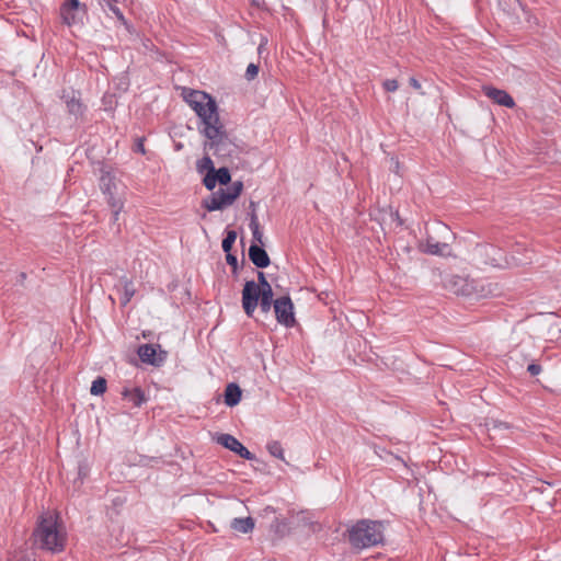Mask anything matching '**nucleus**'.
<instances>
[{
    "label": "nucleus",
    "mask_w": 561,
    "mask_h": 561,
    "mask_svg": "<svg viewBox=\"0 0 561 561\" xmlns=\"http://www.w3.org/2000/svg\"><path fill=\"white\" fill-rule=\"evenodd\" d=\"M32 538L35 547L51 553L64 551L67 541L66 533L59 528L58 515L53 514L38 516Z\"/></svg>",
    "instance_id": "1"
},
{
    "label": "nucleus",
    "mask_w": 561,
    "mask_h": 561,
    "mask_svg": "<svg viewBox=\"0 0 561 561\" xmlns=\"http://www.w3.org/2000/svg\"><path fill=\"white\" fill-rule=\"evenodd\" d=\"M347 538L354 549H366L383 542V524L379 520L360 519L347 529Z\"/></svg>",
    "instance_id": "2"
},
{
    "label": "nucleus",
    "mask_w": 561,
    "mask_h": 561,
    "mask_svg": "<svg viewBox=\"0 0 561 561\" xmlns=\"http://www.w3.org/2000/svg\"><path fill=\"white\" fill-rule=\"evenodd\" d=\"M183 96L185 102L192 107L201 119L199 128H209L215 124H219L220 116L216 100L208 93L198 90H184Z\"/></svg>",
    "instance_id": "3"
},
{
    "label": "nucleus",
    "mask_w": 561,
    "mask_h": 561,
    "mask_svg": "<svg viewBox=\"0 0 561 561\" xmlns=\"http://www.w3.org/2000/svg\"><path fill=\"white\" fill-rule=\"evenodd\" d=\"M443 286L449 293L470 299L485 298L492 294L491 285L482 279L468 276L447 274L443 278Z\"/></svg>",
    "instance_id": "4"
},
{
    "label": "nucleus",
    "mask_w": 561,
    "mask_h": 561,
    "mask_svg": "<svg viewBox=\"0 0 561 561\" xmlns=\"http://www.w3.org/2000/svg\"><path fill=\"white\" fill-rule=\"evenodd\" d=\"M199 133L206 137L204 150L211 151L219 158L231 157L236 151L234 142L229 138L224 123L209 126V128H199Z\"/></svg>",
    "instance_id": "5"
},
{
    "label": "nucleus",
    "mask_w": 561,
    "mask_h": 561,
    "mask_svg": "<svg viewBox=\"0 0 561 561\" xmlns=\"http://www.w3.org/2000/svg\"><path fill=\"white\" fill-rule=\"evenodd\" d=\"M271 287L261 288L254 280H247L242 289V308L248 317H252L259 306V299L274 300Z\"/></svg>",
    "instance_id": "6"
},
{
    "label": "nucleus",
    "mask_w": 561,
    "mask_h": 561,
    "mask_svg": "<svg viewBox=\"0 0 561 561\" xmlns=\"http://www.w3.org/2000/svg\"><path fill=\"white\" fill-rule=\"evenodd\" d=\"M274 312L278 323L286 328L295 325L294 304L289 296H282L275 299Z\"/></svg>",
    "instance_id": "7"
},
{
    "label": "nucleus",
    "mask_w": 561,
    "mask_h": 561,
    "mask_svg": "<svg viewBox=\"0 0 561 561\" xmlns=\"http://www.w3.org/2000/svg\"><path fill=\"white\" fill-rule=\"evenodd\" d=\"M157 347H160V345H153V344H142L138 347L137 354L142 363L149 364L152 366H160L164 363L167 359L168 353L165 351L160 350L159 353L157 352Z\"/></svg>",
    "instance_id": "8"
},
{
    "label": "nucleus",
    "mask_w": 561,
    "mask_h": 561,
    "mask_svg": "<svg viewBox=\"0 0 561 561\" xmlns=\"http://www.w3.org/2000/svg\"><path fill=\"white\" fill-rule=\"evenodd\" d=\"M217 442L225 448L236 453L241 458L247 460L255 459V455L252 454L247 447H244L234 436L230 434H220Z\"/></svg>",
    "instance_id": "9"
},
{
    "label": "nucleus",
    "mask_w": 561,
    "mask_h": 561,
    "mask_svg": "<svg viewBox=\"0 0 561 561\" xmlns=\"http://www.w3.org/2000/svg\"><path fill=\"white\" fill-rule=\"evenodd\" d=\"M482 92L486 98H489L500 106L513 108L516 105L512 95L507 93L505 90L497 89L493 85H483Z\"/></svg>",
    "instance_id": "10"
},
{
    "label": "nucleus",
    "mask_w": 561,
    "mask_h": 561,
    "mask_svg": "<svg viewBox=\"0 0 561 561\" xmlns=\"http://www.w3.org/2000/svg\"><path fill=\"white\" fill-rule=\"evenodd\" d=\"M233 202L234 201L226 190L219 188L216 193H213L208 198L204 199L202 205L208 211H215L231 205Z\"/></svg>",
    "instance_id": "11"
},
{
    "label": "nucleus",
    "mask_w": 561,
    "mask_h": 561,
    "mask_svg": "<svg viewBox=\"0 0 561 561\" xmlns=\"http://www.w3.org/2000/svg\"><path fill=\"white\" fill-rule=\"evenodd\" d=\"M81 4L79 0H66L60 7V16L62 22L68 25H75L79 22L77 19V13Z\"/></svg>",
    "instance_id": "12"
},
{
    "label": "nucleus",
    "mask_w": 561,
    "mask_h": 561,
    "mask_svg": "<svg viewBox=\"0 0 561 561\" xmlns=\"http://www.w3.org/2000/svg\"><path fill=\"white\" fill-rule=\"evenodd\" d=\"M249 259L257 268H265L271 264L270 256L264 248L257 243H252L249 248Z\"/></svg>",
    "instance_id": "13"
},
{
    "label": "nucleus",
    "mask_w": 561,
    "mask_h": 561,
    "mask_svg": "<svg viewBox=\"0 0 561 561\" xmlns=\"http://www.w3.org/2000/svg\"><path fill=\"white\" fill-rule=\"evenodd\" d=\"M121 394H122L123 399L131 402L134 408H139V407H141L142 403H145L147 401V397H146L144 390L139 387H134V388L124 387Z\"/></svg>",
    "instance_id": "14"
},
{
    "label": "nucleus",
    "mask_w": 561,
    "mask_h": 561,
    "mask_svg": "<svg viewBox=\"0 0 561 561\" xmlns=\"http://www.w3.org/2000/svg\"><path fill=\"white\" fill-rule=\"evenodd\" d=\"M242 390L236 382H230L227 385L224 393L225 403L228 407H234L241 401Z\"/></svg>",
    "instance_id": "15"
},
{
    "label": "nucleus",
    "mask_w": 561,
    "mask_h": 561,
    "mask_svg": "<svg viewBox=\"0 0 561 561\" xmlns=\"http://www.w3.org/2000/svg\"><path fill=\"white\" fill-rule=\"evenodd\" d=\"M96 2L104 12H112L119 22L124 25L127 24L124 13L118 7L119 0H96Z\"/></svg>",
    "instance_id": "16"
},
{
    "label": "nucleus",
    "mask_w": 561,
    "mask_h": 561,
    "mask_svg": "<svg viewBox=\"0 0 561 561\" xmlns=\"http://www.w3.org/2000/svg\"><path fill=\"white\" fill-rule=\"evenodd\" d=\"M270 531L276 539H283L290 533L289 522L286 518L275 517L270 526Z\"/></svg>",
    "instance_id": "17"
},
{
    "label": "nucleus",
    "mask_w": 561,
    "mask_h": 561,
    "mask_svg": "<svg viewBox=\"0 0 561 561\" xmlns=\"http://www.w3.org/2000/svg\"><path fill=\"white\" fill-rule=\"evenodd\" d=\"M255 522L252 517L233 518L230 523V527L241 534H249L254 529Z\"/></svg>",
    "instance_id": "18"
},
{
    "label": "nucleus",
    "mask_w": 561,
    "mask_h": 561,
    "mask_svg": "<svg viewBox=\"0 0 561 561\" xmlns=\"http://www.w3.org/2000/svg\"><path fill=\"white\" fill-rule=\"evenodd\" d=\"M119 283L123 286V297L121 298V305L122 307H125L134 297L136 289L134 287L133 280L126 276L121 277Z\"/></svg>",
    "instance_id": "19"
},
{
    "label": "nucleus",
    "mask_w": 561,
    "mask_h": 561,
    "mask_svg": "<svg viewBox=\"0 0 561 561\" xmlns=\"http://www.w3.org/2000/svg\"><path fill=\"white\" fill-rule=\"evenodd\" d=\"M108 206L112 209V222L115 224L118 220V215L124 207V202L121 197L116 196L114 192L105 195Z\"/></svg>",
    "instance_id": "20"
},
{
    "label": "nucleus",
    "mask_w": 561,
    "mask_h": 561,
    "mask_svg": "<svg viewBox=\"0 0 561 561\" xmlns=\"http://www.w3.org/2000/svg\"><path fill=\"white\" fill-rule=\"evenodd\" d=\"M100 188L104 195L116 188L115 178L110 172H103L100 179Z\"/></svg>",
    "instance_id": "21"
},
{
    "label": "nucleus",
    "mask_w": 561,
    "mask_h": 561,
    "mask_svg": "<svg viewBox=\"0 0 561 561\" xmlns=\"http://www.w3.org/2000/svg\"><path fill=\"white\" fill-rule=\"evenodd\" d=\"M250 229L252 231V237H253V243L257 242L260 243L261 245H263V232L261 231V227H260V224H259V219H257V215L256 214H251V220H250Z\"/></svg>",
    "instance_id": "22"
},
{
    "label": "nucleus",
    "mask_w": 561,
    "mask_h": 561,
    "mask_svg": "<svg viewBox=\"0 0 561 561\" xmlns=\"http://www.w3.org/2000/svg\"><path fill=\"white\" fill-rule=\"evenodd\" d=\"M479 253L481 255H485L490 259V261L488 263L492 264V265H497L499 264V259L495 257V253L499 252V250L496 248H494L493 245H489V244H484V245H479L478 249Z\"/></svg>",
    "instance_id": "23"
},
{
    "label": "nucleus",
    "mask_w": 561,
    "mask_h": 561,
    "mask_svg": "<svg viewBox=\"0 0 561 561\" xmlns=\"http://www.w3.org/2000/svg\"><path fill=\"white\" fill-rule=\"evenodd\" d=\"M266 448L273 457L286 461L284 456V449L278 440H272L267 443Z\"/></svg>",
    "instance_id": "24"
},
{
    "label": "nucleus",
    "mask_w": 561,
    "mask_h": 561,
    "mask_svg": "<svg viewBox=\"0 0 561 561\" xmlns=\"http://www.w3.org/2000/svg\"><path fill=\"white\" fill-rule=\"evenodd\" d=\"M106 379L103 377H98L95 380H93L92 386L90 388V392L93 396H101L106 391Z\"/></svg>",
    "instance_id": "25"
},
{
    "label": "nucleus",
    "mask_w": 561,
    "mask_h": 561,
    "mask_svg": "<svg viewBox=\"0 0 561 561\" xmlns=\"http://www.w3.org/2000/svg\"><path fill=\"white\" fill-rule=\"evenodd\" d=\"M67 108L68 112L76 117L81 116L83 114L84 106L80 102V100L72 98L69 101H67Z\"/></svg>",
    "instance_id": "26"
},
{
    "label": "nucleus",
    "mask_w": 561,
    "mask_h": 561,
    "mask_svg": "<svg viewBox=\"0 0 561 561\" xmlns=\"http://www.w3.org/2000/svg\"><path fill=\"white\" fill-rule=\"evenodd\" d=\"M236 239H237V232L234 230H228L226 232V236L221 242V248H222L224 252H230L232 250Z\"/></svg>",
    "instance_id": "27"
},
{
    "label": "nucleus",
    "mask_w": 561,
    "mask_h": 561,
    "mask_svg": "<svg viewBox=\"0 0 561 561\" xmlns=\"http://www.w3.org/2000/svg\"><path fill=\"white\" fill-rule=\"evenodd\" d=\"M486 427H488V431L489 432H499V431H507L510 430L512 426L511 424H508L507 422H503V421H499V420H491L486 423Z\"/></svg>",
    "instance_id": "28"
},
{
    "label": "nucleus",
    "mask_w": 561,
    "mask_h": 561,
    "mask_svg": "<svg viewBox=\"0 0 561 561\" xmlns=\"http://www.w3.org/2000/svg\"><path fill=\"white\" fill-rule=\"evenodd\" d=\"M197 170L203 173L204 171L211 172L215 171L214 162L210 157L205 156L201 160L197 161Z\"/></svg>",
    "instance_id": "29"
},
{
    "label": "nucleus",
    "mask_w": 561,
    "mask_h": 561,
    "mask_svg": "<svg viewBox=\"0 0 561 561\" xmlns=\"http://www.w3.org/2000/svg\"><path fill=\"white\" fill-rule=\"evenodd\" d=\"M216 176H217V182L220 185H227L231 181L230 171L226 167H221L218 170H216Z\"/></svg>",
    "instance_id": "30"
},
{
    "label": "nucleus",
    "mask_w": 561,
    "mask_h": 561,
    "mask_svg": "<svg viewBox=\"0 0 561 561\" xmlns=\"http://www.w3.org/2000/svg\"><path fill=\"white\" fill-rule=\"evenodd\" d=\"M216 170L211 172H207L203 179V184L209 191L214 190L217 184Z\"/></svg>",
    "instance_id": "31"
},
{
    "label": "nucleus",
    "mask_w": 561,
    "mask_h": 561,
    "mask_svg": "<svg viewBox=\"0 0 561 561\" xmlns=\"http://www.w3.org/2000/svg\"><path fill=\"white\" fill-rule=\"evenodd\" d=\"M242 190L243 183L241 181H236L232 183L231 187L227 191V193H229L231 198L236 201L240 196Z\"/></svg>",
    "instance_id": "32"
},
{
    "label": "nucleus",
    "mask_w": 561,
    "mask_h": 561,
    "mask_svg": "<svg viewBox=\"0 0 561 561\" xmlns=\"http://www.w3.org/2000/svg\"><path fill=\"white\" fill-rule=\"evenodd\" d=\"M446 247V244H442L439 242H431V240H427L426 243V252L430 254H442L443 249Z\"/></svg>",
    "instance_id": "33"
},
{
    "label": "nucleus",
    "mask_w": 561,
    "mask_h": 561,
    "mask_svg": "<svg viewBox=\"0 0 561 561\" xmlns=\"http://www.w3.org/2000/svg\"><path fill=\"white\" fill-rule=\"evenodd\" d=\"M259 70H260L259 65L253 64V62L249 64V66L247 67V70H245V75H244L245 79L248 81L254 80L259 73Z\"/></svg>",
    "instance_id": "34"
},
{
    "label": "nucleus",
    "mask_w": 561,
    "mask_h": 561,
    "mask_svg": "<svg viewBox=\"0 0 561 561\" xmlns=\"http://www.w3.org/2000/svg\"><path fill=\"white\" fill-rule=\"evenodd\" d=\"M267 42H268V39L266 36H261V42L257 47L259 57H263L264 54L266 56L268 55L267 49H266Z\"/></svg>",
    "instance_id": "35"
},
{
    "label": "nucleus",
    "mask_w": 561,
    "mask_h": 561,
    "mask_svg": "<svg viewBox=\"0 0 561 561\" xmlns=\"http://www.w3.org/2000/svg\"><path fill=\"white\" fill-rule=\"evenodd\" d=\"M226 253V261H227V264L231 266V268H234V270H238L239 268V264H238V259L234 254L230 252H225Z\"/></svg>",
    "instance_id": "36"
},
{
    "label": "nucleus",
    "mask_w": 561,
    "mask_h": 561,
    "mask_svg": "<svg viewBox=\"0 0 561 561\" xmlns=\"http://www.w3.org/2000/svg\"><path fill=\"white\" fill-rule=\"evenodd\" d=\"M274 301L275 300L259 299V306L261 308V311L267 313L271 310L272 306L274 307Z\"/></svg>",
    "instance_id": "37"
},
{
    "label": "nucleus",
    "mask_w": 561,
    "mask_h": 561,
    "mask_svg": "<svg viewBox=\"0 0 561 561\" xmlns=\"http://www.w3.org/2000/svg\"><path fill=\"white\" fill-rule=\"evenodd\" d=\"M145 138L144 137H139L136 139V142H135V146H134V151L137 152V153H140V154H145L146 153V149H145Z\"/></svg>",
    "instance_id": "38"
},
{
    "label": "nucleus",
    "mask_w": 561,
    "mask_h": 561,
    "mask_svg": "<svg viewBox=\"0 0 561 561\" xmlns=\"http://www.w3.org/2000/svg\"><path fill=\"white\" fill-rule=\"evenodd\" d=\"M398 87H399V85H398V81H397V80H394V79L386 80V81L383 82V88H385V90H386V91H388V92H393V91H396V90L398 89Z\"/></svg>",
    "instance_id": "39"
},
{
    "label": "nucleus",
    "mask_w": 561,
    "mask_h": 561,
    "mask_svg": "<svg viewBox=\"0 0 561 561\" xmlns=\"http://www.w3.org/2000/svg\"><path fill=\"white\" fill-rule=\"evenodd\" d=\"M256 285L260 286L261 288H265V286H266V288L271 287V284L267 282L266 276L263 272H257Z\"/></svg>",
    "instance_id": "40"
},
{
    "label": "nucleus",
    "mask_w": 561,
    "mask_h": 561,
    "mask_svg": "<svg viewBox=\"0 0 561 561\" xmlns=\"http://www.w3.org/2000/svg\"><path fill=\"white\" fill-rule=\"evenodd\" d=\"M527 371L531 376H537V375H539L541 373V366L539 364L531 363V364L528 365Z\"/></svg>",
    "instance_id": "41"
},
{
    "label": "nucleus",
    "mask_w": 561,
    "mask_h": 561,
    "mask_svg": "<svg viewBox=\"0 0 561 561\" xmlns=\"http://www.w3.org/2000/svg\"><path fill=\"white\" fill-rule=\"evenodd\" d=\"M112 503H113V506L115 508H119V507H122L126 503V497L122 496V495H118V496L113 499Z\"/></svg>",
    "instance_id": "42"
},
{
    "label": "nucleus",
    "mask_w": 561,
    "mask_h": 561,
    "mask_svg": "<svg viewBox=\"0 0 561 561\" xmlns=\"http://www.w3.org/2000/svg\"><path fill=\"white\" fill-rule=\"evenodd\" d=\"M409 83H410V85H411L413 89H415V90H421V83H420V81H419L416 78L411 77V78H410V80H409Z\"/></svg>",
    "instance_id": "43"
},
{
    "label": "nucleus",
    "mask_w": 561,
    "mask_h": 561,
    "mask_svg": "<svg viewBox=\"0 0 561 561\" xmlns=\"http://www.w3.org/2000/svg\"><path fill=\"white\" fill-rule=\"evenodd\" d=\"M249 208H250V214H249L250 216H251V214H256V203L255 202L251 201Z\"/></svg>",
    "instance_id": "44"
},
{
    "label": "nucleus",
    "mask_w": 561,
    "mask_h": 561,
    "mask_svg": "<svg viewBox=\"0 0 561 561\" xmlns=\"http://www.w3.org/2000/svg\"><path fill=\"white\" fill-rule=\"evenodd\" d=\"M263 513L265 515H268V514H274L275 513V508L272 507V506H266L264 510H263Z\"/></svg>",
    "instance_id": "45"
},
{
    "label": "nucleus",
    "mask_w": 561,
    "mask_h": 561,
    "mask_svg": "<svg viewBox=\"0 0 561 561\" xmlns=\"http://www.w3.org/2000/svg\"><path fill=\"white\" fill-rule=\"evenodd\" d=\"M25 278H26V274H25L24 272H22V273L20 274V279H21V282H23Z\"/></svg>",
    "instance_id": "46"
},
{
    "label": "nucleus",
    "mask_w": 561,
    "mask_h": 561,
    "mask_svg": "<svg viewBox=\"0 0 561 561\" xmlns=\"http://www.w3.org/2000/svg\"><path fill=\"white\" fill-rule=\"evenodd\" d=\"M237 273H238V270L232 268V274L237 275Z\"/></svg>",
    "instance_id": "47"
}]
</instances>
